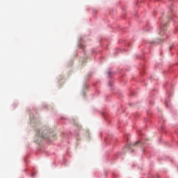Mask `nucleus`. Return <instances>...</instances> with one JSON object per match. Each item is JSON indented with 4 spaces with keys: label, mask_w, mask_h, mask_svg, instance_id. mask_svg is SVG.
Returning <instances> with one entry per match:
<instances>
[{
    "label": "nucleus",
    "mask_w": 178,
    "mask_h": 178,
    "mask_svg": "<svg viewBox=\"0 0 178 178\" xmlns=\"http://www.w3.org/2000/svg\"><path fill=\"white\" fill-rule=\"evenodd\" d=\"M138 144H140V140H138L137 142H134V143H131V144L129 145V149L133 148V147L137 146Z\"/></svg>",
    "instance_id": "nucleus-1"
},
{
    "label": "nucleus",
    "mask_w": 178,
    "mask_h": 178,
    "mask_svg": "<svg viewBox=\"0 0 178 178\" xmlns=\"http://www.w3.org/2000/svg\"><path fill=\"white\" fill-rule=\"evenodd\" d=\"M162 29H163V30H165V28H161V30H162Z\"/></svg>",
    "instance_id": "nucleus-2"
}]
</instances>
